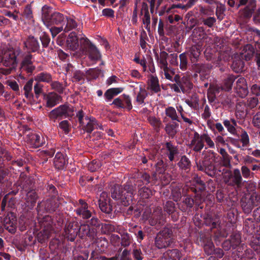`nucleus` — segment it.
Masks as SVG:
<instances>
[{
    "label": "nucleus",
    "instance_id": "1",
    "mask_svg": "<svg viewBox=\"0 0 260 260\" xmlns=\"http://www.w3.org/2000/svg\"><path fill=\"white\" fill-rule=\"evenodd\" d=\"M134 192L133 185L129 183L123 186L115 184L111 189L112 198L119 201L125 206L129 205L132 201Z\"/></svg>",
    "mask_w": 260,
    "mask_h": 260
},
{
    "label": "nucleus",
    "instance_id": "2",
    "mask_svg": "<svg viewBox=\"0 0 260 260\" xmlns=\"http://www.w3.org/2000/svg\"><path fill=\"white\" fill-rule=\"evenodd\" d=\"M173 229L171 226H165L158 232L154 238L155 246L160 249L171 246L174 243Z\"/></svg>",
    "mask_w": 260,
    "mask_h": 260
},
{
    "label": "nucleus",
    "instance_id": "3",
    "mask_svg": "<svg viewBox=\"0 0 260 260\" xmlns=\"http://www.w3.org/2000/svg\"><path fill=\"white\" fill-rule=\"evenodd\" d=\"M216 153L210 151L206 154L203 160L197 162V167L198 170L203 171L210 177H214L216 173V170L214 165Z\"/></svg>",
    "mask_w": 260,
    "mask_h": 260
},
{
    "label": "nucleus",
    "instance_id": "4",
    "mask_svg": "<svg viewBox=\"0 0 260 260\" xmlns=\"http://www.w3.org/2000/svg\"><path fill=\"white\" fill-rule=\"evenodd\" d=\"M21 54V50L18 48L9 50L5 53L2 62L6 67H9V69L5 70L3 74L7 75L11 73L12 69L15 68L17 63V58Z\"/></svg>",
    "mask_w": 260,
    "mask_h": 260
},
{
    "label": "nucleus",
    "instance_id": "5",
    "mask_svg": "<svg viewBox=\"0 0 260 260\" xmlns=\"http://www.w3.org/2000/svg\"><path fill=\"white\" fill-rule=\"evenodd\" d=\"M80 48L85 54L88 55L90 59L97 60L100 58V54L96 47L87 38L80 39Z\"/></svg>",
    "mask_w": 260,
    "mask_h": 260
},
{
    "label": "nucleus",
    "instance_id": "6",
    "mask_svg": "<svg viewBox=\"0 0 260 260\" xmlns=\"http://www.w3.org/2000/svg\"><path fill=\"white\" fill-rule=\"evenodd\" d=\"M74 109L67 104L59 106L57 108L52 110L48 114L49 118L55 121L58 117H68L73 115Z\"/></svg>",
    "mask_w": 260,
    "mask_h": 260
},
{
    "label": "nucleus",
    "instance_id": "7",
    "mask_svg": "<svg viewBox=\"0 0 260 260\" xmlns=\"http://www.w3.org/2000/svg\"><path fill=\"white\" fill-rule=\"evenodd\" d=\"M79 224L76 221L67 223L64 230V237L70 241H74L79 232Z\"/></svg>",
    "mask_w": 260,
    "mask_h": 260
},
{
    "label": "nucleus",
    "instance_id": "8",
    "mask_svg": "<svg viewBox=\"0 0 260 260\" xmlns=\"http://www.w3.org/2000/svg\"><path fill=\"white\" fill-rule=\"evenodd\" d=\"M17 220L15 215L12 212L8 213L3 220L4 228L11 234H14L16 231Z\"/></svg>",
    "mask_w": 260,
    "mask_h": 260
},
{
    "label": "nucleus",
    "instance_id": "9",
    "mask_svg": "<svg viewBox=\"0 0 260 260\" xmlns=\"http://www.w3.org/2000/svg\"><path fill=\"white\" fill-rule=\"evenodd\" d=\"M20 68L27 73H31L35 70V66L33 64L32 55L30 52L23 55Z\"/></svg>",
    "mask_w": 260,
    "mask_h": 260
},
{
    "label": "nucleus",
    "instance_id": "10",
    "mask_svg": "<svg viewBox=\"0 0 260 260\" xmlns=\"http://www.w3.org/2000/svg\"><path fill=\"white\" fill-rule=\"evenodd\" d=\"M230 182H228V185L234 187L236 189L241 188L243 185V183L240 171L238 169H235L233 170Z\"/></svg>",
    "mask_w": 260,
    "mask_h": 260
},
{
    "label": "nucleus",
    "instance_id": "11",
    "mask_svg": "<svg viewBox=\"0 0 260 260\" xmlns=\"http://www.w3.org/2000/svg\"><path fill=\"white\" fill-rule=\"evenodd\" d=\"M235 88L237 93L242 98H245L248 93L246 81L243 77L238 79Z\"/></svg>",
    "mask_w": 260,
    "mask_h": 260
},
{
    "label": "nucleus",
    "instance_id": "12",
    "mask_svg": "<svg viewBox=\"0 0 260 260\" xmlns=\"http://www.w3.org/2000/svg\"><path fill=\"white\" fill-rule=\"evenodd\" d=\"M256 7V1H250L248 5L240 10L239 11V16L244 19H249L255 11Z\"/></svg>",
    "mask_w": 260,
    "mask_h": 260
},
{
    "label": "nucleus",
    "instance_id": "13",
    "mask_svg": "<svg viewBox=\"0 0 260 260\" xmlns=\"http://www.w3.org/2000/svg\"><path fill=\"white\" fill-rule=\"evenodd\" d=\"M190 146L194 151L201 152L204 147L202 135H200L197 132H195L190 142Z\"/></svg>",
    "mask_w": 260,
    "mask_h": 260
},
{
    "label": "nucleus",
    "instance_id": "14",
    "mask_svg": "<svg viewBox=\"0 0 260 260\" xmlns=\"http://www.w3.org/2000/svg\"><path fill=\"white\" fill-rule=\"evenodd\" d=\"M85 121L81 124L83 129L88 133H90L93 129H103L102 126L97 123L95 118H89L88 117L85 118Z\"/></svg>",
    "mask_w": 260,
    "mask_h": 260
},
{
    "label": "nucleus",
    "instance_id": "15",
    "mask_svg": "<svg viewBox=\"0 0 260 260\" xmlns=\"http://www.w3.org/2000/svg\"><path fill=\"white\" fill-rule=\"evenodd\" d=\"M23 44L24 47L29 50L30 52H36L39 50V42L34 36L31 35L28 36Z\"/></svg>",
    "mask_w": 260,
    "mask_h": 260
},
{
    "label": "nucleus",
    "instance_id": "16",
    "mask_svg": "<svg viewBox=\"0 0 260 260\" xmlns=\"http://www.w3.org/2000/svg\"><path fill=\"white\" fill-rule=\"evenodd\" d=\"M25 138L27 143L29 144L33 147L38 148L41 146L43 144V140H41L39 135L32 132H28Z\"/></svg>",
    "mask_w": 260,
    "mask_h": 260
},
{
    "label": "nucleus",
    "instance_id": "17",
    "mask_svg": "<svg viewBox=\"0 0 260 260\" xmlns=\"http://www.w3.org/2000/svg\"><path fill=\"white\" fill-rule=\"evenodd\" d=\"M192 70L196 73H199L201 76L205 77L208 75L212 69V66L210 64H205L201 63H192Z\"/></svg>",
    "mask_w": 260,
    "mask_h": 260
},
{
    "label": "nucleus",
    "instance_id": "18",
    "mask_svg": "<svg viewBox=\"0 0 260 260\" xmlns=\"http://www.w3.org/2000/svg\"><path fill=\"white\" fill-rule=\"evenodd\" d=\"M55 201L53 199H48L45 202H41L38 204L37 211L38 212L43 211L42 206H44V210L47 212H52L55 210L57 208L58 205L54 203Z\"/></svg>",
    "mask_w": 260,
    "mask_h": 260
},
{
    "label": "nucleus",
    "instance_id": "19",
    "mask_svg": "<svg viewBox=\"0 0 260 260\" xmlns=\"http://www.w3.org/2000/svg\"><path fill=\"white\" fill-rule=\"evenodd\" d=\"M182 253L177 249L168 250L164 252L160 258V260H180Z\"/></svg>",
    "mask_w": 260,
    "mask_h": 260
},
{
    "label": "nucleus",
    "instance_id": "20",
    "mask_svg": "<svg viewBox=\"0 0 260 260\" xmlns=\"http://www.w3.org/2000/svg\"><path fill=\"white\" fill-rule=\"evenodd\" d=\"M205 223L206 225L211 226V229H217L220 226V217L217 214H208L205 218Z\"/></svg>",
    "mask_w": 260,
    "mask_h": 260
},
{
    "label": "nucleus",
    "instance_id": "21",
    "mask_svg": "<svg viewBox=\"0 0 260 260\" xmlns=\"http://www.w3.org/2000/svg\"><path fill=\"white\" fill-rule=\"evenodd\" d=\"M255 53L253 46L251 44H247L243 47L241 53L239 55H240L242 59L248 61L252 59Z\"/></svg>",
    "mask_w": 260,
    "mask_h": 260
},
{
    "label": "nucleus",
    "instance_id": "22",
    "mask_svg": "<svg viewBox=\"0 0 260 260\" xmlns=\"http://www.w3.org/2000/svg\"><path fill=\"white\" fill-rule=\"evenodd\" d=\"M238 54H234L231 65L232 70L236 73H240L244 70V62L241 59Z\"/></svg>",
    "mask_w": 260,
    "mask_h": 260
},
{
    "label": "nucleus",
    "instance_id": "23",
    "mask_svg": "<svg viewBox=\"0 0 260 260\" xmlns=\"http://www.w3.org/2000/svg\"><path fill=\"white\" fill-rule=\"evenodd\" d=\"M78 40L75 32H71L67 40L68 47L73 51L77 50L79 46Z\"/></svg>",
    "mask_w": 260,
    "mask_h": 260
},
{
    "label": "nucleus",
    "instance_id": "24",
    "mask_svg": "<svg viewBox=\"0 0 260 260\" xmlns=\"http://www.w3.org/2000/svg\"><path fill=\"white\" fill-rule=\"evenodd\" d=\"M38 199V196L36 191L31 190L26 193L25 198V204L29 209H32L35 206Z\"/></svg>",
    "mask_w": 260,
    "mask_h": 260
},
{
    "label": "nucleus",
    "instance_id": "25",
    "mask_svg": "<svg viewBox=\"0 0 260 260\" xmlns=\"http://www.w3.org/2000/svg\"><path fill=\"white\" fill-rule=\"evenodd\" d=\"M179 124L174 121L167 123L165 127V131L170 138H174L178 132Z\"/></svg>",
    "mask_w": 260,
    "mask_h": 260
},
{
    "label": "nucleus",
    "instance_id": "26",
    "mask_svg": "<svg viewBox=\"0 0 260 260\" xmlns=\"http://www.w3.org/2000/svg\"><path fill=\"white\" fill-rule=\"evenodd\" d=\"M165 145L167 150L166 154L169 160L173 161L175 159V156L179 153L178 147L174 145L171 142H167Z\"/></svg>",
    "mask_w": 260,
    "mask_h": 260
},
{
    "label": "nucleus",
    "instance_id": "27",
    "mask_svg": "<svg viewBox=\"0 0 260 260\" xmlns=\"http://www.w3.org/2000/svg\"><path fill=\"white\" fill-rule=\"evenodd\" d=\"M191 36L194 42L207 38V35L203 26L197 27L194 28Z\"/></svg>",
    "mask_w": 260,
    "mask_h": 260
},
{
    "label": "nucleus",
    "instance_id": "28",
    "mask_svg": "<svg viewBox=\"0 0 260 260\" xmlns=\"http://www.w3.org/2000/svg\"><path fill=\"white\" fill-rule=\"evenodd\" d=\"M60 99L61 96L57 93L54 92L49 93L46 97V107L52 108L55 106L59 103Z\"/></svg>",
    "mask_w": 260,
    "mask_h": 260
},
{
    "label": "nucleus",
    "instance_id": "29",
    "mask_svg": "<svg viewBox=\"0 0 260 260\" xmlns=\"http://www.w3.org/2000/svg\"><path fill=\"white\" fill-rule=\"evenodd\" d=\"M152 218L153 220L151 221V224L153 225L156 223L159 224H162L164 220V216L162 213V209L160 207H156L154 210L152 214Z\"/></svg>",
    "mask_w": 260,
    "mask_h": 260
},
{
    "label": "nucleus",
    "instance_id": "30",
    "mask_svg": "<svg viewBox=\"0 0 260 260\" xmlns=\"http://www.w3.org/2000/svg\"><path fill=\"white\" fill-rule=\"evenodd\" d=\"M64 17L63 15L59 12H54L51 14L49 21L46 24V26H49L51 25H58L60 24L64 21Z\"/></svg>",
    "mask_w": 260,
    "mask_h": 260
},
{
    "label": "nucleus",
    "instance_id": "31",
    "mask_svg": "<svg viewBox=\"0 0 260 260\" xmlns=\"http://www.w3.org/2000/svg\"><path fill=\"white\" fill-rule=\"evenodd\" d=\"M147 89H150L152 93H157L160 91L161 89L157 77L152 75L151 76L149 82L148 84Z\"/></svg>",
    "mask_w": 260,
    "mask_h": 260
},
{
    "label": "nucleus",
    "instance_id": "32",
    "mask_svg": "<svg viewBox=\"0 0 260 260\" xmlns=\"http://www.w3.org/2000/svg\"><path fill=\"white\" fill-rule=\"evenodd\" d=\"M164 210L168 214L172 215V217L173 221H176L178 218V216L175 214L176 211L175 204L171 201H167L164 206Z\"/></svg>",
    "mask_w": 260,
    "mask_h": 260
},
{
    "label": "nucleus",
    "instance_id": "33",
    "mask_svg": "<svg viewBox=\"0 0 260 260\" xmlns=\"http://www.w3.org/2000/svg\"><path fill=\"white\" fill-rule=\"evenodd\" d=\"M189 51L190 60L192 63H194L198 60L200 55L201 46L199 44L193 45L190 47Z\"/></svg>",
    "mask_w": 260,
    "mask_h": 260
},
{
    "label": "nucleus",
    "instance_id": "34",
    "mask_svg": "<svg viewBox=\"0 0 260 260\" xmlns=\"http://www.w3.org/2000/svg\"><path fill=\"white\" fill-rule=\"evenodd\" d=\"M250 200L251 201V205H244V203L242 204L241 206L244 210H247V211H249V210H251V208L253 206H257L258 203H260V194L253 193L251 196Z\"/></svg>",
    "mask_w": 260,
    "mask_h": 260
},
{
    "label": "nucleus",
    "instance_id": "35",
    "mask_svg": "<svg viewBox=\"0 0 260 260\" xmlns=\"http://www.w3.org/2000/svg\"><path fill=\"white\" fill-rule=\"evenodd\" d=\"M66 164V160L63 155L60 152H57L54 159V165L57 169H62Z\"/></svg>",
    "mask_w": 260,
    "mask_h": 260
},
{
    "label": "nucleus",
    "instance_id": "36",
    "mask_svg": "<svg viewBox=\"0 0 260 260\" xmlns=\"http://www.w3.org/2000/svg\"><path fill=\"white\" fill-rule=\"evenodd\" d=\"M155 56L158 64L160 68L168 66L167 58L169 57V55L166 51H161L159 55L156 53Z\"/></svg>",
    "mask_w": 260,
    "mask_h": 260
},
{
    "label": "nucleus",
    "instance_id": "37",
    "mask_svg": "<svg viewBox=\"0 0 260 260\" xmlns=\"http://www.w3.org/2000/svg\"><path fill=\"white\" fill-rule=\"evenodd\" d=\"M223 123L229 133L234 135H237L236 129L237 124L235 119L231 118L230 120H225Z\"/></svg>",
    "mask_w": 260,
    "mask_h": 260
},
{
    "label": "nucleus",
    "instance_id": "38",
    "mask_svg": "<svg viewBox=\"0 0 260 260\" xmlns=\"http://www.w3.org/2000/svg\"><path fill=\"white\" fill-rule=\"evenodd\" d=\"M35 81L39 82L51 83L52 81V77L51 74L47 72H41L35 77Z\"/></svg>",
    "mask_w": 260,
    "mask_h": 260
},
{
    "label": "nucleus",
    "instance_id": "39",
    "mask_svg": "<svg viewBox=\"0 0 260 260\" xmlns=\"http://www.w3.org/2000/svg\"><path fill=\"white\" fill-rule=\"evenodd\" d=\"M34 80L31 79L29 80L24 85L23 90L24 91V94L25 96L29 101L32 100L34 97L32 92Z\"/></svg>",
    "mask_w": 260,
    "mask_h": 260
},
{
    "label": "nucleus",
    "instance_id": "40",
    "mask_svg": "<svg viewBox=\"0 0 260 260\" xmlns=\"http://www.w3.org/2000/svg\"><path fill=\"white\" fill-rule=\"evenodd\" d=\"M99 206L101 210L107 214L110 218H114V216L112 214V206L110 204H108L106 201L99 202Z\"/></svg>",
    "mask_w": 260,
    "mask_h": 260
},
{
    "label": "nucleus",
    "instance_id": "41",
    "mask_svg": "<svg viewBox=\"0 0 260 260\" xmlns=\"http://www.w3.org/2000/svg\"><path fill=\"white\" fill-rule=\"evenodd\" d=\"M177 165L180 169L186 171V172L190 170L191 162L189 158L185 155L181 156L180 160L178 162Z\"/></svg>",
    "mask_w": 260,
    "mask_h": 260
},
{
    "label": "nucleus",
    "instance_id": "42",
    "mask_svg": "<svg viewBox=\"0 0 260 260\" xmlns=\"http://www.w3.org/2000/svg\"><path fill=\"white\" fill-rule=\"evenodd\" d=\"M72 81L82 84L85 80V74L80 70H76L73 72Z\"/></svg>",
    "mask_w": 260,
    "mask_h": 260
},
{
    "label": "nucleus",
    "instance_id": "43",
    "mask_svg": "<svg viewBox=\"0 0 260 260\" xmlns=\"http://www.w3.org/2000/svg\"><path fill=\"white\" fill-rule=\"evenodd\" d=\"M185 102L190 107L194 109H198L199 99L197 93L192 94L190 98L186 99Z\"/></svg>",
    "mask_w": 260,
    "mask_h": 260
},
{
    "label": "nucleus",
    "instance_id": "44",
    "mask_svg": "<svg viewBox=\"0 0 260 260\" xmlns=\"http://www.w3.org/2000/svg\"><path fill=\"white\" fill-rule=\"evenodd\" d=\"M42 19L44 23L46 25L50 19L52 12V8L47 5H45L42 9Z\"/></svg>",
    "mask_w": 260,
    "mask_h": 260
},
{
    "label": "nucleus",
    "instance_id": "45",
    "mask_svg": "<svg viewBox=\"0 0 260 260\" xmlns=\"http://www.w3.org/2000/svg\"><path fill=\"white\" fill-rule=\"evenodd\" d=\"M51 232L49 228L43 229L37 235V239L39 242L43 243L45 242L46 240L48 239L50 235Z\"/></svg>",
    "mask_w": 260,
    "mask_h": 260
},
{
    "label": "nucleus",
    "instance_id": "46",
    "mask_svg": "<svg viewBox=\"0 0 260 260\" xmlns=\"http://www.w3.org/2000/svg\"><path fill=\"white\" fill-rule=\"evenodd\" d=\"M51 88L59 93H62L67 86V83L64 84L60 83L58 81H52L50 83Z\"/></svg>",
    "mask_w": 260,
    "mask_h": 260
},
{
    "label": "nucleus",
    "instance_id": "47",
    "mask_svg": "<svg viewBox=\"0 0 260 260\" xmlns=\"http://www.w3.org/2000/svg\"><path fill=\"white\" fill-rule=\"evenodd\" d=\"M148 93L145 88L140 87L139 91L137 94L136 102L138 105H142L144 103V100L147 96Z\"/></svg>",
    "mask_w": 260,
    "mask_h": 260
},
{
    "label": "nucleus",
    "instance_id": "48",
    "mask_svg": "<svg viewBox=\"0 0 260 260\" xmlns=\"http://www.w3.org/2000/svg\"><path fill=\"white\" fill-rule=\"evenodd\" d=\"M204 249L205 253L207 255H211L213 253L214 245L211 239L209 238H206L205 241H203Z\"/></svg>",
    "mask_w": 260,
    "mask_h": 260
},
{
    "label": "nucleus",
    "instance_id": "49",
    "mask_svg": "<svg viewBox=\"0 0 260 260\" xmlns=\"http://www.w3.org/2000/svg\"><path fill=\"white\" fill-rule=\"evenodd\" d=\"M198 0H188L186 4H173L171 6V9L174 8H180L182 10L186 11L187 10L191 8L192 6H193L196 2Z\"/></svg>",
    "mask_w": 260,
    "mask_h": 260
},
{
    "label": "nucleus",
    "instance_id": "50",
    "mask_svg": "<svg viewBox=\"0 0 260 260\" xmlns=\"http://www.w3.org/2000/svg\"><path fill=\"white\" fill-rule=\"evenodd\" d=\"M122 88H112L108 89L105 93V96L108 100H111L115 95L122 92Z\"/></svg>",
    "mask_w": 260,
    "mask_h": 260
},
{
    "label": "nucleus",
    "instance_id": "51",
    "mask_svg": "<svg viewBox=\"0 0 260 260\" xmlns=\"http://www.w3.org/2000/svg\"><path fill=\"white\" fill-rule=\"evenodd\" d=\"M193 87V84L189 79L186 77H183V83L181 85V91L183 93H186L190 90Z\"/></svg>",
    "mask_w": 260,
    "mask_h": 260
},
{
    "label": "nucleus",
    "instance_id": "52",
    "mask_svg": "<svg viewBox=\"0 0 260 260\" xmlns=\"http://www.w3.org/2000/svg\"><path fill=\"white\" fill-rule=\"evenodd\" d=\"M247 108L246 103L239 102L237 103L236 106L237 115L239 113L240 116L243 117L247 112Z\"/></svg>",
    "mask_w": 260,
    "mask_h": 260
},
{
    "label": "nucleus",
    "instance_id": "53",
    "mask_svg": "<svg viewBox=\"0 0 260 260\" xmlns=\"http://www.w3.org/2000/svg\"><path fill=\"white\" fill-rule=\"evenodd\" d=\"M199 12L202 17H205L206 16L209 17V16L213 14V10L210 6H199Z\"/></svg>",
    "mask_w": 260,
    "mask_h": 260
},
{
    "label": "nucleus",
    "instance_id": "54",
    "mask_svg": "<svg viewBox=\"0 0 260 260\" xmlns=\"http://www.w3.org/2000/svg\"><path fill=\"white\" fill-rule=\"evenodd\" d=\"M76 213L83 219H88L91 216V213L88 208H78L76 210Z\"/></svg>",
    "mask_w": 260,
    "mask_h": 260
},
{
    "label": "nucleus",
    "instance_id": "55",
    "mask_svg": "<svg viewBox=\"0 0 260 260\" xmlns=\"http://www.w3.org/2000/svg\"><path fill=\"white\" fill-rule=\"evenodd\" d=\"M233 245V248L235 249L241 243V236L239 233H233L229 239Z\"/></svg>",
    "mask_w": 260,
    "mask_h": 260
},
{
    "label": "nucleus",
    "instance_id": "56",
    "mask_svg": "<svg viewBox=\"0 0 260 260\" xmlns=\"http://www.w3.org/2000/svg\"><path fill=\"white\" fill-rule=\"evenodd\" d=\"M163 70L165 78L170 81H173V76L175 75V69L168 66L160 68Z\"/></svg>",
    "mask_w": 260,
    "mask_h": 260
},
{
    "label": "nucleus",
    "instance_id": "57",
    "mask_svg": "<svg viewBox=\"0 0 260 260\" xmlns=\"http://www.w3.org/2000/svg\"><path fill=\"white\" fill-rule=\"evenodd\" d=\"M149 121L150 124L154 127V129L157 132H159L160 128L162 127L161 121L155 117H150L149 118Z\"/></svg>",
    "mask_w": 260,
    "mask_h": 260
},
{
    "label": "nucleus",
    "instance_id": "58",
    "mask_svg": "<svg viewBox=\"0 0 260 260\" xmlns=\"http://www.w3.org/2000/svg\"><path fill=\"white\" fill-rule=\"evenodd\" d=\"M180 59V69L182 71H185L187 69L188 59L186 54L183 53L179 55Z\"/></svg>",
    "mask_w": 260,
    "mask_h": 260
},
{
    "label": "nucleus",
    "instance_id": "59",
    "mask_svg": "<svg viewBox=\"0 0 260 260\" xmlns=\"http://www.w3.org/2000/svg\"><path fill=\"white\" fill-rule=\"evenodd\" d=\"M139 194L143 199H148L152 196V191L147 187H143L139 190Z\"/></svg>",
    "mask_w": 260,
    "mask_h": 260
},
{
    "label": "nucleus",
    "instance_id": "60",
    "mask_svg": "<svg viewBox=\"0 0 260 260\" xmlns=\"http://www.w3.org/2000/svg\"><path fill=\"white\" fill-rule=\"evenodd\" d=\"M166 114L171 118L172 120L180 121L179 117L177 115L176 110L172 107H169L166 109Z\"/></svg>",
    "mask_w": 260,
    "mask_h": 260
},
{
    "label": "nucleus",
    "instance_id": "61",
    "mask_svg": "<svg viewBox=\"0 0 260 260\" xmlns=\"http://www.w3.org/2000/svg\"><path fill=\"white\" fill-rule=\"evenodd\" d=\"M101 233L103 234H108L115 231V227L114 225L109 223L102 224Z\"/></svg>",
    "mask_w": 260,
    "mask_h": 260
},
{
    "label": "nucleus",
    "instance_id": "62",
    "mask_svg": "<svg viewBox=\"0 0 260 260\" xmlns=\"http://www.w3.org/2000/svg\"><path fill=\"white\" fill-rule=\"evenodd\" d=\"M200 20L204 25L210 28L212 27L216 22V18L211 16L208 17L207 18L201 17Z\"/></svg>",
    "mask_w": 260,
    "mask_h": 260
},
{
    "label": "nucleus",
    "instance_id": "63",
    "mask_svg": "<svg viewBox=\"0 0 260 260\" xmlns=\"http://www.w3.org/2000/svg\"><path fill=\"white\" fill-rule=\"evenodd\" d=\"M102 166L101 161L100 160H93L88 165V170L91 172L98 171Z\"/></svg>",
    "mask_w": 260,
    "mask_h": 260
},
{
    "label": "nucleus",
    "instance_id": "64",
    "mask_svg": "<svg viewBox=\"0 0 260 260\" xmlns=\"http://www.w3.org/2000/svg\"><path fill=\"white\" fill-rule=\"evenodd\" d=\"M236 79V77L233 75H229L226 78L224 79V85L227 90L232 89L233 83Z\"/></svg>",
    "mask_w": 260,
    "mask_h": 260
}]
</instances>
